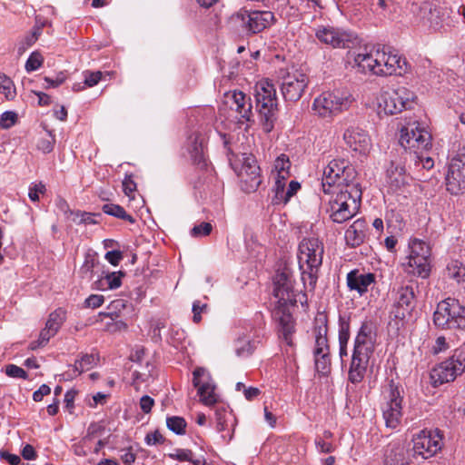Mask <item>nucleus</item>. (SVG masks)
Here are the masks:
<instances>
[{
	"mask_svg": "<svg viewBox=\"0 0 465 465\" xmlns=\"http://www.w3.org/2000/svg\"><path fill=\"white\" fill-rule=\"evenodd\" d=\"M188 148L191 158L196 164H205L203 138L199 135L191 136Z\"/></svg>",
	"mask_w": 465,
	"mask_h": 465,
	"instance_id": "f704fd0d",
	"label": "nucleus"
},
{
	"mask_svg": "<svg viewBox=\"0 0 465 465\" xmlns=\"http://www.w3.org/2000/svg\"><path fill=\"white\" fill-rule=\"evenodd\" d=\"M104 428L101 424L96 423V422L91 423L87 429V433H86L85 439L92 440L96 435L102 433V431H104Z\"/></svg>",
	"mask_w": 465,
	"mask_h": 465,
	"instance_id": "69168bd1",
	"label": "nucleus"
},
{
	"mask_svg": "<svg viewBox=\"0 0 465 465\" xmlns=\"http://www.w3.org/2000/svg\"><path fill=\"white\" fill-rule=\"evenodd\" d=\"M323 253V243L318 238L305 237L300 242L297 259L305 290H314L322 264Z\"/></svg>",
	"mask_w": 465,
	"mask_h": 465,
	"instance_id": "f257e3e1",
	"label": "nucleus"
},
{
	"mask_svg": "<svg viewBox=\"0 0 465 465\" xmlns=\"http://www.w3.org/2000/svg\"><path fill=\"white\" fill-rule=\"evenodd\" d=\"M255 98L259 111L260 121L264 132L269 133L273 128L277 96L274 85L268 81H261L255 86Z\"/></svg>",
	"mask_w": 465,
	"mask_h": 465,
	"instance_id": "1a4fd4ad",
	"label": "nucleus"
},
{
	"mask_svg": "<svg viewBox=\"0 0 465 465\" xmlns=\"http://www.w3.org/2000/svg\"><path fill=\"white\" fill-rule=\"evenodd\" d=\"M99 316H107L111 318V322L105 324L104 330L109 332H116L127 329V324L123 321H114V317H117L115 312H111L108 313L100 312Z\"/></svg>",
	"mask_w": 465,
	"mask_h": 465,
	"instance_id": "c03bdc74",
	"label": "nucleus"
},
{
	"mask_svg": "<svg viewBox=\"0 0 465 465\" xmlns=\"http://www.w3.org/2000/svg\"><path fill=\"white\" fill-rule=\"evenodd\" d=\"M355 175L354 168L347 161L333 159L323 170L322 192H331L335 189L348 188L351 185H359L354 183Z\"/></svg>",
	"mask_w": 465,
	"mask_h": 465,
	"instance_id": "0eeeda50",
	"label": "nucleus"
},
{
	"mask_svg": "<svg viewBox=\"0 0 465 465\" xmlns=\"http://www.w3.org/2000/svg\"><path fill=\"white\" fill-rule=\"evenodd\" d=\"M354 102L352 94L347 89L337 88L324 91L316 96L312 110L320 118H333L347 111Z\"/></svg>",
	"mask_w": 465,
	"mask_h": 465,
	"instance_id": "423d86ee",
	"label": "nucleus"
},
{
	"mask_svg": "<svg viewBox=\"0 0 465 465\" xmlns=\"http://www.w3.org/2000/svg\"><path fill=\"white\" fill-rule=\"evenodd\" d=\"M433 322L440 329H465V307L456 299H445L438 303Z\"/></svg>",
	"mask_w": 465,
	"mask_h": 465,
	"instance_id": "9d476101",
	"label": "nucleus"
},
{
	"mask_svg": "<svg viewBox=\"0 0 465 465\" xmlns=\"http://www.w3.org/2000/svg\"><path fill=\"white\" fill-rule=\"evenodd\" d=\"M386 401L382 407V416L386 427L396 429L402 418V395L400 388L391 381L389 384V391L385 396Z\"/></svg>",
	"mask_w": 465,
	"mask_h": 465,
	"instance_id": "dca6fc26",
	"label": "nucleus"
},
{
	"mask_svg": "<svg viewBox=\"0 0 465 465\" xmlns=\"http://www.w3.org/2000/svg\"><path fill=\"white\" fill-rule=\"evenodd\" d=\"M418 15L430 30L440 34L450 33L461 24L459 14L450 6L434 1H424Z\"/></svg>",
	"mask_w": 465,
	"mask_h": 465,
	"instance_id": "7ed1b4c3",
	"label": "nucleus"
},
{
	"mask_svg": "<svg viewBox=\"0 0 465 465\" xmlns=\"http://www.w3.org/2000/svg\"><path fill=\"white\" fill-rule=\"evenodd\" d=\"M315 444L317 449L322 453H331L334 450V447L331 443L325 441L323 439H316Z\"/></svg>",
	"mask_w": 465,
	"mask_h": 465,
	"instance_id": "774afa93",
	"label": "nucleus"
},
{
	"mask_svg": "<svg viewBox=\"0 0 465 465\" xmlns=\"http://www.w3.org/2000/svg\"><path fill=\"white\" fill-rule=\"evenodd\" d=\"M84 84L87 85L88 87H93V86L96 85L102 78V73L100 71H96V72L85 71L84 73Z\"/></svg>",
	"mask_w": 465,
	"mask_h": 465,
	"instance_id": "6e6d98bb",
	"label": "nucleus"
},
{
	"mask_svg": "<svg viewBox=\"0 0 465 465\" xmlns=\"http://www.w3.org/2000/svg\"><path fill=\"white\" fill-rule=\"evenodd\" d=\"M169 457L173 460H177L179 461H190L194 465H202L201 460H193L192 459L193 452L190 450L177 449L173 453H170Z\"/></svg>",
	"mask_w": 465,
	"mask_h": 465,
	"instance_id": "de8ad7c7",
	"label": "nucleus"
},
{
	"mask_svg": "<svg viewBox=\"0 0 465 465\" xmlns=\"http://www.w3.org/2000/svg\"><path fill=\"white\" fill-rule=\"evenodd\" d=\"M328 316L324 312H318L314 317L312 335L314 340L313 357L318 373L326 375L331 371V353L328 340Z\"/></svg>",
	"mask_w": 465,
	"mask_h": 465,
	"instance_id": "39448f33",
	"label": "nucleus"
},
{
	"mask_svg": "<svg viewBox=\"0 0 465 465\" xmlns=\"http://www.w3.org/2000/svg\"><path fill=\"white\" fill-rule=\"evenodd\" d=\"M144 440L148 446H153L163 443L164 439L158 430H154L153 432L148 433L145 436Z\"/></svg>",
	"mask_w": 465,
	"mask_h": 465,
	"instance_id": "13d9d810",
	"label": "nucleus"
},
{
	"mask_svg": "<svg viewBox=\"0 0 465 465\" xmlns=\"http://www.w3.org/2000/svg\"><path fill=\"white\" fill-rule=\"evenodd\" d=\"M323 193L324 196L331 195L328 199L327 212L332 222L341 223L356 214L361 198V190L359 185H351L348 188L335 189Z\"/></svg>",
	"mask_w": 465,
	"mask_h": 465,
	"instance_id": "20e7f679",
	"label": "nucleus"
},
{
	"mask_svg": "<svg viewBox=\"0 0 465 465\" xmlns=\"http://www.w3.org/2000/svg\"><path fill=\"white\" fill-rule=\"evenodd\" d=\"M367 223L363 219H357L345 232V241L351 247L361 245L366 236Z\"/></svg>",
	"mask_w": 465,
	"mask_h": 465,
	"instance_id": "473e14b6",
	"label": "nucleus"
},
{
	"mask_svg": "<svg viewBox=\"0 0 465 465\" xmlns=\"http://www.w3.org/2000/svg\"><path fill=\"white\" fill-rule=\"evenodd\" d=\"M226 103L230 108L237 113L239 115V122L243 124L251 122L252 117V105L249 96L242 91H232L226 96Z\"/></svg>",
	"mask_w": 465,
	"mask_h": 465,
	"instance_id": "b1692460",
	"label": "nucleus"
},
{
	"mask_svg": "<svg viewBox=\"0 0 465 465\" xmlns=\"http://www.w3.org/2000/svg\"><path fill=\"white\" fill-rule=\"evenodd\" d=\"M73 220L76 223L94 224L96 223L94 215L89 213H76Z\"/></svg>",
	"mask_w": 465,
	"mask_h": 465,
	"instance_id": "bf43d9fd",
	"label": "nucleus"
},
{
	"mask_svg": "<svg viewBox=\"0 0 465 465\" xmlns=\"http://www.w3.org/2000/svg\"><path fill=\"white\" fill-rule=\"evenodd\" d=\"M0 94H4L8 101L15 99L16 95L15 87L12 80L5 75L0 74Z\"/></svg>",
	"mask_w": 465,
	"mask_h": 465,
	"instance_id": "37998d69",
	"label": "nucleus"
},
{
	"mask_svg": "<svg viewBox=\"0 0 465 465\" xmlns=\"http://www.w3.org/2000/svg\"><path fill=\"white\" fill-rule=\"evenodd\" d=\"M124 276V273L122 272H111V273H108L105 277H104V282L105 283L107 284V287L111 290L113 289H117L118 287L121 286V283H122V277Z\"/></svg>",
	"mask_w": 465,
	"mask_h": 465,
	"instance_id": "3c124183",
	"label": "nucleus"
},
{
	"mask_svg": "<svg viewBox=\"0 0 465 465\" xmlns=\"http://www.w3.org/2000/svg\"><path fill=\"white\" fill-rule=\"evenodd\" d=\"M213 226L210 223H201L198 225H194L191 230V235L193 237H203L207 236L211 233Z\"/></svg>",
	"mask_w": 465,
	"mask_h": 465,
	"instance_id": "5fc2aeb1",
	"label": "nucleus"
},
{
	"mask_svg": "<svg viewBox=\"0 0 465 465\" xmlns=\"http://www.w3.org/2000/svg\"><path fill=\"white\" fill-rule=\"evenodd\" d=\"M103 212L106 214L127 221L130 223H134L135 222V219L132 215L128 214L125 210L118 204L105 203L103 206Z\"/></svg>",
	"mask_w": 465,
	"mask_h": 465,
	"instance_id": "58836bf2",
	"label": "nucleus"
},
{
	"mask_svg": "<svg viewBox=\"0 0 465 465\" xmlns=\"http://www.w3.org/2000/svg\"><path fill=\"white\" fill-rule=\"evenodd\" d=\"M402 267L408 274L422 279L428 278L430 273V262L429 258L408 255L406 262H402Z\"/></svg>",
	"mask_w": 465,
	"mask_h": 465,
	"instance_id": "c85d7f7f",
	"label": "nucleus"
},
{
	"mask_svg": "<svg viewBox=\"0 0 465 465\" xmlns=\"http://www.w3.org/2000/svg\"><path fill=\"white\" fill-rule=\"evenodd\" d=\"M432 137L429 130L418 122L410 123L401 130L399 143L412 153L429 152L432 147Z\"/></svg>",
	"mask_w": 465,
	"mask_h": 465,
	"instance_id": "9b49d317",
	"label": "nucleus"
},
{
	"mask_svg": "<svg viewBox=\"0 0 465 465\" xmlns=\"http://www.w3.org/2000/svg\"><path fill=\"white\" fill-rule=\"evenodd\" d=\"M274 180L273 192L274 195L272 197L273 204H285L289 202V200L298 192L301 188V185L296 181H291L286 186V182L290 177V172L287 173V175H283V173H278L275 175H271Z\"/></svg>",
	"mask_w": 465,
	"mask_h": 465,
	"instance_id": "4be33fe9",
	"label": "nucleus"
},
{
	"mask_svg": "<svg viewBox=\"0 0 465 465\" xmlns=\"http://www.w3.org/2000/svg\"><path fill=\"white\" fill-rule=\"evenodd\" d=\"M376 344V333L370 322H362L355 339L349 370V381L360 383L365 377Z\"/></svg>",
	"mask_w": 465,
	"mask_h": 465,
	"instance_id": "f03ea898",
	"label": "nucleus"
},
{
	"mask_svg": "<svg viewBox=\"0 0 465 465\" xmlns=\"http://www.w3.org/2000/svg\"><path fill=\"white\" fill-rule=\"evenodd\" d=\"M207 305L205 303H202L200 301H195L193 304V320L195 323L200 322L201 321V313L203 312L206 309Z\"/></svg>",
	"mask_w": 465,
	"mask_h": 465,
	"instance_id": "680f3d73",
	"label": "nucleus"
},
{
	"mask_svg": "<svg viewBox=\"0 0 465 465\" xmlns=\"http://www.w3.org/2000/svg\"><path fill=\"white\" fill-rule=\"evenodd\" d=\"M193 384L198 389L200 401L207 406L216 403L217 395L214 392L215 386L206 370L203 368H197L193 371Z\"/></svg>",
	"mask_w": 465,
	"mask_h": 465,
	"instance_id": "412c9836",
	"label": "nucleus"
},
{
	"mask_svg": "<svg viewBox=\"0 0 465 465\" xmlns=\"http://www.w3.org/2000/svg\"><path fill=\"white\" fill-rule=\"evenodd\" d=\"M5 374L8 377L15 379L26 380L28 378L26 371L23 368L15 364H8L5 366Z\"/></svg>",
	"mask_w": 465,
	"mask_h": 465,
	"instance_id": "864d4df0",
	"label": "nucleus"
},
{
	"mask_svg": "<svg viewBox=\"0 0 465 465\" xmlns=\"http://www.w3.org/2000/svg\"><path fill=\"white\" fill-rule=\"evenodd\" d=\"M417 288V283L412 281L401 282L397 287L393 288V308L391 312L396 319L404 320L411 316L416 307L415 290Z\"/></svg>",
	"mask_w": 465,
	"mask_h": 465,
	"instance_id": "ddd939ff",
	"label": "nucleus"
},
{
	"mask_svg": "<svg viewBox=\"0 0 465 465\" xmlns=\"http://www.w3.org/2000/svg\"><path fill=\"white\" fill-rule=\"evenodd\" d=\"M255 350V342L249 335H239L234 341L235 354L240 358H247L252 354Z\"/></svg>",
	"mask_w": 465,
	"mask_h": 465,
	"instance_id": "72a5a7b5",
	"label": "nucleus"
},
{
	"mask_svg": "<svg viewBox=\"0 0 465 465\" xmlns=\"http://www.w3.org/2000/svg\"><path fill=\"white\" fill-rule=\"evenodd\" d=\"M216 429L218 431H224L228 429L229 422L232 420V414L223 407L215 410Z\"/></svg>",
	"mask_w": 465,
	"mask_h": 465,
	"instance_id": "ea45409f",
	"label": "nucleus"
},
{
	"mask_svg": "<svg viewBox=\"0 0 465 465\" xmlns=\"http://www.w3.org/2000/svg\"><path fill=\"white\" fill-rule=\"evenodd\" d=\"M409 181L410 177L406 174L404 167L392 163L387 170L386 183L389 192L396 194L404 193Z\"/></svg>",
	"mask_w": 465,
	"mask_h": 465,
	"instance_id": "393cba45",
	"label": "nucleus"
},
{
	"mask_svg": "<svg viewBox=\"0 0 465 465\" xmlns=\"http://www.w3.org/2000/svg\"><path fill=\"white\" fill-rule=\"evenodd\" d=\"M17 122V114L13 111H6L0 115V126L3 129H9Z\"/></svg>",
	"mask_w": 465,
	"mask_h": 465,
	"instance_id": "8fccbe9b",
	"label": "nucleus"
},
{
	"mask_svg": "<svg viewBox=\"0 0 465 465\" xmlns=\"http://www.w3.org/2000/svg\"><path fill=\"white\" fill-rule=\"evenodd\" d=\"M350 337V319L343 316H340L338 333L339 341L349 342Z\"/></svg>",
	"mask_w": 465,
	"mask_h": 465,
	"instance_id": "09e8293b",
	"label": "nucleus"
},
{
	"mask_svg": "<svg viewBox=\"0 0 465 465\" xmlns=\"http://www.w3.org/2000/svg\"><path fill=\"white\" fill-rule=\"evenodd\" d=\"M291 162L289 157L285 154H281L278 156L273 163V168L272 170L271 175H275L278 173H283V175H287V173L290 172Z\"/></svg>",
	"mask_w": 465,
	"mask_h": 465,
	"instance_id": "a18cd8bd",
	"label": "nucleus"
},
{
	"mask_svg": "<svg viewBox=\"0 0 465 465\" xmlns=\"http://www.w3.org/2000/svg\"><path fill=\"white\" fill-rule=\"evenodd\" d=\"M447 276L460 283L465 280V266L462 262L455 260L448 263L446 268Z\"/></svg>",
	"mask_w": 465,
	"mask_h": 465,
	"instance_id": "e433bc0d",
	"label": "nucleus"
},
{
	"mask_svg": "<svg viewBox=\"0 0 465 465\" xmlns=\"http://www.w3.org/2000/svg\"><path fill=\"white\" fill-rule=\"evenodd\" d=\"M379 54L376 75H402L407 72V62L401 56L391 52L387 53L383 48H379Z\"/></svg>",
	"mask_w": 465,
	"mask_h": 465,
	"instance_id": "aec40b11",
	"label": "nucleus"
},
{
	"mask_svg": "<svg viewBox=\"0 0 465 465\" xmlns=\"http://www.w3.org/2000/svg\"><path fill=\"white\" fill-rule=\"evenodd\" d=\"M273 17L272 13L268 11L241 10L233 16V20L241 22L242 26L249 33L257 34L269 26Z\"/></svg>",
	"mask_w": 465,
	"mask_h": 465,
	"instance_id": "f3484780",
	"label": "nucleus"
},
{
	"mask_svg": "<svg viewBox=\"0 0 465 465\" xmlns=\"http://www.w3.org/2000/svg\"><path fill=\"white\" fill-rule=\"evenodd\" d=\"M464 371L465 350L457 349L450 358L433 368L430 376L435 384H442L453 381Z\"/></svg>",
	"mask_w": 465,
	"mask_h": 465,
	"instance_id": "4468645a",
	"label": "nucleus"
},
{
	"mask_svg": "<svg viewBox=\"0 0 465 465\" xmlns=\"http://www.w3.org/2000/svg\"><path fill=\"white\" fill-rule=\"evenodd\" d=\"M375 275L371 272H361L359 270L351 271L346 277L347 286L351 292L354 291L362 296L369 291V287L375 282Z\"/></svg>",
	"mask_w": 465,
	"mask_h": 465,
	"instance_id": "bb28decb",
	"label": "nucleus"
},
{
	"mask_svg": "<svg viewBox=\"0 0 465 465\" xmlns=\"http://www.w3.org/2000/svg\"><path fill=\"white\" fill-rule=\"evenodd\" d=\"M139 405L141 410L147 414L152 411V408L154 405V400L148 395H144L140 399Z\"/></svg>",
	"mask_w": 465,
	"mask_h": 465,
	"instance_id": "0e129e2a",
	"label": "nucleus"
},
{
	"mask_svg": "<svg viewBox=\"0 0 465 465\" xmlns=\"http://www.w3.org/2000/svg\"><path fill=\"white\" fill-rule=\"evenodd\" d=\"M273 295L278 299L279 308L297 302L292 279L287 270L277 272L273 278Z\"/></svg>",
	"mask_w": 465,
	"mask_h": 465,
	"instance_id": "a211bd4d",
	"label": "nucleus"
},
{
	"mask_svg": "<svg viewBox=\"0 0 465 465\" xmlns=\"http://www.w3.org/2000/svg\"><path fill=\"white\" fill-rule=\"evenodd\" d=\"M343 140L352 151L360 154H366L371 147L368 133L358 126L348 127L343 134Z\"/></svg>",
	"mask_w": 465,
	"mask_h": 465,
	"instance_id": "5701e85b",
	"label": "nucleus"
},
{
	"mask_svg": "<svg viewBox=\"0 0 465 465\" xmlns=\"http://www.w3.org/2000/svg\"><path fill=\"white\" fill-rule=\"evenodd\" d=\"M315 35L321 43L333 48H348L355 40L351 33L331 26H319Z\"/></svg>",
	"mask_w": 465,
	"mask_h": 465,
	"instance_id": "6ab92c4d",
	"label": "nucleus"
},
{
	"mask_svg": "<svg viewBox=\"0 0 465 465\" xmlns=\"http://www.w3.org/2000/svg\"><path fill=\"white\" fill-rule=\"evenodd\" d=\"M45 192V186L42 183H33L29 187L28 196L31 201L37 202L39 200V194H43Z\"/></svg>",
	"mask_w": 465,
	"mask_h": 465,
	"instance_id": "4d7b16f0",
	"label": "nucleus"
},
{
	"mask_svg": "<svg viewBox=\"0 0 465 465\" xmlns=\"http://www.w3.org/2000/svg\"><path fill=\"white\" fill-rule=\"evenodd\" d=\"M105 260L114 266L119 264V262L123 259V253L120 251H110L107 252L104 255Z\"/></svg>",
	"mask_w": 465,
	"mask_h": 465,
	"instance_id": "e2e57ef3",
	"label": "nucleus"
},
{
	"mask_svg": "<svg viewBox=\"0 0 465 465\" xmlns=\"http://www.w3.org/2000/svg\"><path fill=\"white\" fill-rule=\"evenodd\" d=\"M168 429L178 435L185 433L186 421L179 416L168 417L166 420Z\"/></svg>",
	"mask_w": 465,
	"mask_h": 465,
	"instance_id": "49530a36",
	"label": "nucleus"
},
{
	"mask_svg": "<svg viewBox=\"0 0 465 465\" xmlns=\"http://www.w3.org/2000/svg\"><path fill=\"white\" fill-rule=\"evenodd\" d=\"M409 255L420 256L424 258L430 257V248L427 242L420 239H412L409 242Z\"/></svg>",
	"mask_w": 465,
	"mask_h": 465,
	"instance_id": "4c0bfd02",
	"label": "nucleus"
},
{
	"mask_svg": "<svg viewBox=\"0 0 465 465\" xmlns=\"http://www.w3.org/2000/svg\"><path fill=\"white\" fill-rule=\"evenodd\" d=\"M458 164L450 163L446 174V187L451 194H460L465 192V172L461 174Z\"/></svg>",
	"mask_w": 465,
	"mask_h": 465,
	"instance_id": "2f4dec72",
	"label": "nucleus"
},
{
	"mask_svg": "<svg viewBox=\"0 0 465 465\" xmlns=\"http://www.w3.org/2000/svg\"><path fill=\"white\" fill-rule=\"evenodd\" d=\"M98 361L99 356L97 353L83 354L80 359L74 361V368L80 374L94 368Z\"/></svg>",
	"mask_w": 465,
	"mask_h": 465,
	"instance_id": "c9c22d12",
	"label": "nucleus"
},
{
	"mask_svg": "<svg viewBox=\"0 0 465 465\" xmlns=\"http://www.w3.org/2000/svg\"><path fill=\"white\" fill-rule=\"evenodd\" d=\"M274 318L279 322L280 338L290 347L294 346L293 334L295 332L292 315L285 308H278L273 312Z\"/></svg>",
	"mask_w": 465,
	"mask_h": 465,
	"instance_id": "a878e982",
	"label": "nucleus"
},
{
	"mask_svg": "<svg viewBox=\"0 0 465 465\" xmlns=\"http://www.w3.org/2000/svg\"><path fill=\"white\" fill-rule=\"evenodd\" d=\"M43 64V57L42 55L37 53L34 52L30 54L28 57L26 63H25V69L27 72H33L40 68V66Z\"/></svg>",
	"mask_w": 465,
	"mask_h": 465,
	"instance_id": "603ef678",
	"label": "nucleus"
},
{
	"mask_svg": "<svg viewBox=\"0 0 465 465\" xmlns=\"http://www.w3.org/2000/svg\"><path fill=\"white\" fill-rule=\"evenodd\" d=\"M104 302V298L103 295L99 294H92L88 298L85 299V305L90 308H98L100 307Z\"/></svg>",
	"mask_w": 465,
	"mask_h": 465,
	"instance_id": "052dcab7",
	"label": "nucleus"
},
{
	"mask_svg": "<svg viewBox=\"0 0 465 465\" xmlns=\"http://www.w3.org/2000/svg\"><path fill=\"white\" fill-rule=\"evenodd\" d=\"M280 89L282 97L287 102H297L303 95L309 77L302 71L292 68L279 71Z\"/></svg>",
	"mask_w": 465,
	"mask_h": 465,
	"instance_id": "f8f14e48",
	"label": "nucleus"
},
{
	"mask_svg": "<svg viewBox=\"0 0 465 465\" xmlns=\"http://www.w3.org/2000/svg\"><path fill=\"white\" fill-rule=\"evenodd\" d=\"M243 160L240 176L243 182L249 183L252 190H256L261 184L260 168L252 156L243 157Z\"/></svg>",
	"mask_w": 465,
	"mask_h": 465,
	"instance_id": "7c9ffc66",
	"label": "nucleus"
},
{
	"mask_svg": "<svg viewBox=\"0 0 465 465\" xmlns=\"http://www.w3.org/2000/svg\"><path fill=\"white\" fill-rule=\"evenodd\" d=\"M123 189L124 193L129 197H132V194L135 192L136 184L130 176L125 177L123 181Z\"/></svg>",
	"mask_w": 465,
	"mask_h": 465,
	"instance_id": "338daca9",
	"label": "nucleus"
},
{
	"mask_svg": "<svg viewBox=\"0 0 465 465\" xmlns=\"http://www.w3.org/2000/svg\"><path fill=\"white\" fill-rule=\"evenodd\" d=\"M413 457L424 460L436 455L442 448V435L439 430L424 429L412 437Z\"/></svg>",
	"mask_w": 465,
	"mask_h": 465,
	"instance_id": "2eb2a0df",
	"label": "nucleus"
},
{
	"mask_svg": "<svg viewBox=\"0 0 465 465\" xmlns=\"http://www.w3.org/2000/svg\"><path fill=\"white\" fill-rule=\"evenodd\" d=\"M380 57L379 48H371L370 51L359 53L354 56V64L359 72L376 75V67Z\"/></svg>",
	"mask_w": 465,
	"mask_h": 465,
	"instance_id": "c756f323",
	"label": "nucleus"
},
{
	"mask_svg": "<svg viewBox=\"0 0 465 465\" xmlns=\"http://www.w3.org/2000/svg\"><path fill=\"white\" fill-rule=\"evenodd\" d=\"M64 320L65 312L63 309H57L50 313L45 325L49 327V330L52 331L57 332Z\"/></svg>",
	"mask_w": 465,
	"mask_h": 465,
	"instance_id": "a19ab883",
	"label": "nucleus"
},
{
	"mask_svg": "<svg viewBox=\"0 0 465 465\" xmlns=\"http://www.w3.org/2000/svg\"><path fill=\"white\" fill-rule=\"evenodd\" d=\"M415 98L414 93L404 86L391 91H381L377 96V113L381 117L411 109Z\"/></svg>",
	"mask_w": 465,
	"mask_h": 465,
	"instance_id": "6e6552de",
	"label": "nucleus"
},
{
	"mask_svg": "<svg viewBox=\"0 0 465 465\" xmlns=\"http://www.w3.org/2000/svg\"><path fill=\"white\" fill-rule=\"evenodd\" d=\"M411 459L408 450L400 441L390 442L384 451L385 465H409Z\"/></svg>",
	"mask_w": 465,
	"mask_h": 465,
	"instance_id": "cd10ccee",
	"label": "nucleus"
},
{
	"mask_svg": "<svg viewBox=\"0 0 465 465\" xmlns=\"http://www.w3.org/2000/svg\"><path fill=\"white\" fill-rule=\"evenodd\" d=\"M54 143L55 136L51 131H45V134L37 140L36 146L44 153H49L53 151Z\"/></svg>",
	"mask_w": 465,
	"mask_h": 465,
	"instance_id": "79ce46f5",
	"label": "nucleus"
}]
</instances>
